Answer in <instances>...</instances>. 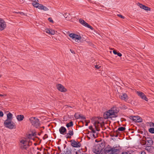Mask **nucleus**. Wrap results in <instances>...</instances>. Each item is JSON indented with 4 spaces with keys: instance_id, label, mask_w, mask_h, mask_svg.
I'll list each match as a JSON object with an SVG mask.
<instances>
[{
    "instance_id": "40",
    "label": "nucleus",
    "mask_w": 154,
    "mask_h": 154,
    "mask_svg": "<svg viewBox=\"0 0 154 154\" xmlns=\"http://www.w3.org/2000/svg\"><path fill=\"white\" fill-rule=\"evenodd\" d=\"M95 68L97 69H99L100 67H101V66H99L98 65H95Z\"/></svg>"
},
{
    "instance_id": "41",
    "label": "nucleus",
    "mask_w": 154,
    "mask_h": 154,
    "mask_svg": "<svg viewBox=\"0 0 154 154\" xmlns=\"http://www.w3.org/2000/svg\"><path fill=\"white\" fill-rule=\"evenodd\" d=\"M48 137V136L47 135V134H45L44 136V137H43V139L44 140L46 138H47Z\"/></svg>"
},
{
    "instance_id": "23",
    "label": "nucleus",
    "mask_w": 154,
    "mask_h": 154,
    "mask_svg": "<svg viewBox=\"0 0 154 154\" xmlns=\"http://www.w3.org/2000/svg\"><path fill=\"white\" fill-rule=\"evenodd\" d=\"M125 129V127H120L116 131V133H117L119 131H123Z\"/></svg>"
},
{
    "instance_id": "42",
    "label": "nucleus",
    "mask_w": 154,
    "mask_h": 154,
    "mask_svg": "<svg viewBox=\"0 0 154 154\" xmlns=\"http://www.w3.org/2000/svg\"><path fill=\"white\" fill-rule=\"evenodd\" d=\"M31 134L32 135V136L33 137L36 135V134L35 132H32V133Z\"/></svg>"
},
{
    "instance_id": "9",
    "label": "nucleus",
    "mask_w": 154,
    "mask_h": 154,
    "mask_svg": "<svg viewBox=\"0 0 154 154\" xmlns=\"http://www.w3.org/2000/svg\"><path fill=\"white\" fill-rule=\"evenodd\" d=\"M57 89L60 91L62 92H64L67 91V89L61 84H58L56 85Z\"/></svg>"
},
{
    "instance_id": "58",
    "label": "nucleus",
    "mask_w": 154,
    "mask_h": 154,
    "mask_svg": "<svg viewBox=\"0 0 154 154\" xmlns=\"http://www.w3.org/2000/svg\"><path fill=\"white\" fill-rule=\"evenodd\" d=\"M1 77V75H0V78Z\"/></svg>"
},
{
    "instance_id": "30",
    "label": "nucleus",
    "mask_w": 154,
    "mask_h": 154,
    "mask_svg": "<svg viewBox=\"0 0 154 154\" xmlns=\"http://www.w3.org/2000/svg\"><path fill=\"white\" fill-rule=\"evenodd\" d=\"M142 99L144 100H145L146 101H147L148 100V98L145 94H144L143 97H142Z\"/></svg>"
},
{
    "instance_id": "35",
    "label": "nucleus",
    "mask_w": 154,
    "mask_h": 154,
    "mask_svg": "<svg viewBox=\"0 0 154 154\" xmlns=\"http://www.w3.org/2000/svg\"><path fill=\"white\" fill-rule=\"evenodd\" d=\"M48 20L51 23H53L54 21L52 18L51 17H49L48 19Z\"/></svg>"
},
{
    "instance_id": "51",
    "label": "nucleus",
    "mask_w": 154,
    "mask_h": 154,
    "mask_svg": "<svg viewBox=\"0 0 154 154\" xmlns=\"http://www.w3.org/2000/svg\"><path fill=\"white\" fill-rule=\"evenodd\" d=\"M57 148L58 149V150H59L60 152H61V150L59 146H58Z\"/></svg>"
},
{
    "instance_id": "21",
    "label": "nucleus",
    "mask_w": 154,
    "mask_h": 154,
    "mask_svg": "<svg viewBox=\"0 0 154 154\" xmlns=\"http://www.w3.org/2000/svg\"><path fill=\"white\" fill-rule=\"evenodd\" d=\"M32 4L34 7L38 8V9L40 5H41V4H40L38 3L34 2L32 3Z\"/></svg>"
},
{
    "instance_id": "5",
    "label": "nucleus",
    "mask_w": 154,
    "mask_h": 154,
    "mask_svg": "<svg viewBox=\"0 0 154 154\" xmlns=\"http://www.w3.org/2000/svg\"><path fill=\"white\" fill-rule=\"evenodd\" d=\"M101 150L100 146L99 145H96L93 149V152L96 154H100Z\"/></svg>"
},
{
    "instance_id": "11",
    "label": "nucleus",
    "mask_w": 154,
    "mask_h": 154,
    "mask_svg": "<svg viewBox=\"0 0 154 154\" xmlns=\"http://www.w3.org/2000/svg\"><path fill=\"white\" fill-rule=\"evenodd\" d=\"M73 134L74 132L73 129H72V130H69L68 133H66L64 136L67 139H70L71 138V136Z\"/></svg>"
},
{
    "instance_id": "53",
    "label": "nucleus",
    "mask_w": 154,
    "mask_h": 154,
    "mask_svg": "<svg viewBox=\"0 0 154 154\" xmlns=\"http://www.w3.org/2000/svg\"><path fill=\"white\" fill-rule=\"evenodd\" d=\"M96 128V130L97 131H99L100 130V129H99L97 128V127H96V128Z\"/></svg>"
},
{
    "instance_id": "37",
    "label": "nucleus",
    "mask_w": 154,
    "mask_h": 154,
    "mask_svg": "<svg viewBox=\"0 0 154 154\" xmlns=\"http://www.w3.org/2000/svg\"><path fill=\"white\" fill-rule=\"evenodd\" d=\"M55 33V32L54 30L51 29L50 34L51 35H54Z\"/></svg>"
},
{
    "instance_id": "13",
    "label": "nucleus",
    "mask_w": 154,
    "mask_h": 154,
    "mask_svg": "<svg viewBox=\"0 0 154 154\" xmlns=\"http://www.w3.org/2000/svg\"><path fill=\"white\" fill-rule=\"evenodd\" d=\"M59 131L62 134L65 135L66 134V129L63 126H61L60 128Z\"/></svg>"
},
{
    "instance_id": "31",
    "label": "nucleus",
    "mask_w": 154,
    "mask_h": 154,
    "mask_svg": "<svg viewBox=\"0 0 154 154\" xmlns=\"http://www.w3.org/2000/svg\"><path fill=\"white\" fill-rule=\"evenodd\" d=\"M100 122L99 121H95L94 122V125L95 126V128H96L97 127L96 125L97 124H99Z\"/></svg>"
},
{
    "instance_id": "20",
    "label": "nucleus",
    "mask_w": 154,
    "mask_h": 154,
    "mask_svg": "<svg viewBox=\"0 0 154 154\" xmlns=\"http://www.w3.org/2000/svg\"><path fill=\"white\" fill-rule=\"evenodd\" d=\"M147 141L148 143H149V145H150V146L152 145L153 144V141L152 140L151 138L150 137H147Z\"/></svg>"
},
{
    "instance_id": "16",
    "label": "nucleus",
    "mask_w": 154,
    "mask_h": 154,
    "mask_svg": "<svg viewBox=\"0 0 154 154\" xmlns=\"http://www.w3.org/2000/svg\"><path fill=\"white\" fill-rule=\"evenodd\" d=\"M72 150L70 149L66 148L64 151V152L61 154H71Z\"/></svg>"
},
{
    "instance_id": "34",
    "label": "nucleus",
    "mask_w": 154,
    "mask_h": 154,
    "mask_svg": "<svg viewBox=\"0 0 154 154\" xmlns=\"http://www.w3.org/2000/svg\"><path fill=\"white\" fill-rule=\"evenodd\" d=\"M28 138H29V139H33V138H32V137H33V136H32V135L31 134H29L28 136Z\"/></svg>"
},
{
    "instance_id": "15",
    "label": "nucleus",
    "mask_w": 154,
    "mask_h": 154,
    "mask_svg": "<svg viewBox=\"0 0 154 154\" xmlns=\"http://www.w3.org/2000/svg\"><path fill=\"white\" fill-rule=\"evenodd\" d=\"M120 98L123 100H126L128 99V97L126 94H122L119 96Z\"/></svg>"
},
{
    "instance_id": "57",
    "label": "nucleus",
    "mask_w": 154,
    "mask_h": 154,
    "mask_svg": "<svg viewBox=\"0 0 154 154\" xmlns=\"http://www.w3.org/2000/svg\"><path fill=\"white\" fill-rule=\"evenodd\" d=\"M134 132V131H132V132H131V133H133Z\"/></svg>"
},
{
    "instance_id": "32",
    "label": "nucleus",
    "mask_w": 154,
    "mask_h": 154,
    "mask_svg": "<svg viewBox=\"0 0 154 154\" xmlns=\"http://www.w3.org/2000/svg\"><path fill=\"white\" fill-rule=\"evenodd\" d=\"M45 30V32L46 33L50 34L51 32V29H46Z\"/></svg>"
},
{
    "instance_id": "43",
    "label": "nucleus",
    "mask_w": 154,
    "mask_h": 154,
    "mask_svg": "<svg viewBox=\"0 0 154 154\" xmlns=\"http://www.w3.org/2000/svg\"><path fill=\"white\" fill-rule=\"evenodd\" d=\"M70 51H71V52L73 54H75V51H73V50H72V49H70Z\"/></svg>"
},
{
    "instance_id": "19",
    "label": "nucleus",
    "mask_w": 154,
    "mask_h": 154,
    "mask_svg": "<svg viewBox=\"0 0 154 154\" xmlns=\"http://www.w3.org/2000/svg\"><path fill=\"white\" fill-rule=\"evenodd\" d=\"M104 153L106 154H111L112 148H106L104 149Z\"/></svg>"
},
{
    "instance_id": "46",
    "label": "nucleus",
    "mask_w": 154,
    "mask_h": 154,
    "mask_svg": "<svg viewBox=\"0 0 154 154\" xmlns=\"http://www.w3.org/2000/svg\"><path fill=\"white\" fill-rule=\"evenodd\" d=\"M117 55H118V56L120 57L122 56V54L120 53L119 52H118Z\"/></svg>"
},
{
    "instance_id": "52",
    "label": "nucleus",
    "mask_w": 154,
    "mask_h": 154,
    "mask_svg": "<svg viewBox=\"0 0 154 154\" xmlns=\"http://www.w3.org/2000/svg\"><path fill=\"white\" fill-rule=\"evenodd\" d=\"M80 118H81L82 119H85V118L84 116H81Z\"/></svg>"
},
{
    "instance_id": "7",
    "label": "nucleus",
    "mask_w": 154,
    "mask_h": 154,
    "mask_svg": "<svg viewBox=\"0 0 154 154\" xmlns=\"http://www.w3.org/2000/svg\"><path fill=\"white\" fill-rule=\"evenodd\" d=\"M79 22L84 26L86 27L91 30H93V28L88 23L85 22L84 20L82 19H80L79 20Z\"/></svg>"
},
{
    "instance_id": "24",
    "label": "nucleus",
    "mask_w": 154,
    "mask_h": 154,
    "mask_svg": "<svg viewBox=\"0 0 154 154\" xmlns=\"http://www.w3.org/2000/svg\"><path fill=\"white\" fill-rule=\"evenodd\" d=\"M137 94L138 96L140 97L141 98L144 95V94L143 92L140 91H137Z\"/></svg>"
},
{
    "instance_id": "55",
    "label": "nucleus",
    "mask_w": 154,
    "mask_h": 154,
    "mask_svg": "<svg viewBox=\"0 0 154 154\" xmlns=\"http://www.w3.org/2000/svg\"><path fill=\"white\" fill-rule=\"evenodd\" d=\"M89 123V122H86V123L85 124V125L87 126L88 125V124Z\"/></svg>"
},
{
    "instance_id": "44",
    "label": "nucleus",
    "mask_w": 154,
    "mask_h": 154,
    "mask_svg": "<svg viewBox=\"0 0 154 154\" xmlns=\"http://www.w3.org/2000/svg\"><path fill=\"white\" fill-rule=\"evenodd\" d=\"M93 137H94V138H96L97 137V134L95 136V134H92Z\"/></svg>"
},
{
    "instance_id": "33",
    "label": "nucleus",
    "mask_w": 154,
    "mask_h": 154,
    "mask_svg": "<svg viewBox=\"0 0 154 154\" xmlns=\"http://www.w3.org/2000/svg\"><path fill=\"white\" fill-rule=\"evenodd\" d=\"M110 135V136L112 137H117L118 136V135L117 134H116V133L115 134H111Z\"/></svg>"
},
{
    "instance_id": "1",
    "label": "nucleus",
    "mask_w": 154,
    "mask_h": 154,
    "mask_svg": "<svg viewBox=\"0 0 154 154\" xmlns=\"http://www.w3.org/2000/svg\"><path fill=\"white\" fill-rule=\"evenodd\" d=\"M118 111L116 109V107H112L110 109L105 112L103 116L105 119H112L117 117V113Z\"/></svg>"
},
{
    "instance_id": "17",
    "label": "nucleus",
    "mask_w": 154,
    "mask_h": 154,
    "mask_svg": "<svg viewBox=\"0 0 154 154\" xmlns=\"http://www.w3.org/2000/svg\"><path fill=\"white\" fill-rule=\"evenodd\" d=\"M24 118V116L22 115H18L16 117L17 119L19 121H21L23 120Z\"/></svg>"
},
{
    "instance_id": "25",
    "label": "nucleus",
    "mask_w": 154,
    "mask_h": 154,
    "mask_svg": "<svg viewBox=\"0 0 154 154\" xmlns=\"http://www.w3.org/2000/svg\"><path fill=\"white\" fill-rule=\"evenodd\" d=\"M69 36L72 39H74L75 36H77V34L74 33H71L69 35Z\"/></svg>"
},
{
    "instance_id": "6",
    "label": "nucleus",
    "mask_w": 154,
    "mask_h": 154,
    "mask_svg": "<svg viewBox=\"0 0 154 154\" xmlns=\"http://www.w3.org/2000/svg\"><path fill=\"white\" fill-rule=\"evenodd\" d=\"M69 142L71 143V145L73 147L78 148L81 146V143L78 141H76L75 140H72Z\"/></svg>"
},
{
    "instance_id": "12",
    "label": "nucleus",
    "mask_w": 154,
    "mask_h": 154,
    "mask_svg": "<svg viewBox=\"0 0 154 154\" xmlns=\"http://www.w3.org/2000/svg\"><path fill=\"white\" fill-rule=\"evenodd\" d=\"M137 5L138 6H139L140 8H141L145 11H150V10L151 9L150 8H149L148 7L146 6L145 5H143L141 4H140L139 2H138L137 4Z\"/></svg>"
},
{
    "instance_id": "49",
    "label": "nucleus",
    "mask_w": 154,
    "mask_h": 154,
    "mask_svg": "<svg viewBox=\"0 0 154 154\" xmlns=\"http://www.w3.org/2000/svg\"><path fill=\"white\" fill-rule=\"evenodd\" d=\"M89 128L91 130L93 129V127L92 126H90L89 127Z\"/></svg>"
},
{
    "instance_id": "14",
    "label": "nucleus",
    "mask_w": 154,
    "mask_h": 154,
    "mask_svg": "<svg viewBox=\"0 0 154 154\" xmlns=\"http://www.w3.org/2000/svg\"><path fill=\"white\" fill-rule=\"evenodd\" d=\"M74 39L75 40V41L76 42H78V41L79 40V42H83L84 41H85V40H84L82 39L80 36L79 35H77V36H75Z\"/></svg>"
},
{
    "instance_id": "39",
    "label": "nucleus",
    "mask_w": 154,
    "mask_h": 154,
    "mask_svg": "<svg viewBox=\"0 0 154 154\" xmlns=\"http://www.w3.org/2000/svg\"><path fill=\"white\" fill-rule=\"evenodd\" d=\"M3 116V113L2 111H0V117H2Z\"/></svg>"
},
{
    "instance_id": "45",
    "label": "nucleus",
    "mask_w": 154,
    "mask_h": 154,
    "mask_svg": "<svg viewBox=\"0 0 154 154\" xmlns=\"http://www.w3.org/2000/svg\"><path fill=\"white\" fill-rule=\"evenodd\" d=\"M91 131L92 132H91L90 133H93L94 134H95V133H96V131L95 130H94L93 129L91 130Z\"/></svg>"
},
{
    "instance_id": "36",
    "label": "nucleus",
    "mask_w": 154,
    "mask_h": 154,
    "mask_svg": "<svg viewBox=\"0 0 154 154\" xmlns=\"http://www.w3.org/2000/svg\"><path fill=\"white\" fill-rule=\"evenodd\" d=\"M151 148V146H147L146 147V149L147 150H149Z\"/></svg>"
},
{
    "instance_id": "28",
    "label": "nucleus",
    "mask_w": 154,
    "mask_h": 154,
    "mask_svg": "<svg viewBox=\"0 0 154 154\" xmlns=\"http://www.w3.org/2000/svg\"><path fill=\"white\" fill-rule=\"evenodd\" d=\"M118 151V150L117 149H115V148H112V152H111V154H113V153H116V152Z\"/></svg>"
},
{
    "instance_id": "59",
    "label": "nucleus",
    "mask_w": 154,
    "mask_h": 154,
    "mask_svg": "<svg viewBox=\"0 0 154 154\" xmlns=\"http://www.w3.org/2000/svg\"><path fill=\"white\" fill-rule=\"evenodd\" d=\"M153 139H154V137H153Z\"/></svg>"
},
{
    "instance_id": "22",
    "label": "nucleus",
    "mask_w": 154,
    "mask_h": 154,
    "mask_svg": "<svg viewBox=\"0 0 154 154\" xmlns=\"http://www.w3.org/2000/svg\"><path fill=\"white\" fill-rule=\"evenodd\" d=\"M73 125V122L72 121H71L69 123H67L66 125V126L67 128L72 127Z\"/></svg>"
},
{
    "instance_id": "4",
    "label": "nucleus",
    "mask_w": 154,
    "mask_h": 154,
    "mask_svg": "<svg viewBox=\"0 0 154 154\" xmlns=\"http://www.w3.org/2000/svg\"><path fill=\"white\" fill-rule=\"evenodd\" d=\"M20 148L22 149H27L29 147V145L26 140H21L20 141Z\"/></svg>"
},
{
    "instance_id": "26",
    "label": "nucleus",
    "mask_w": 154,
    "mask_h": 154,
    "mask_svg": "<svg viewBox=\"0 0 154 154\" xmlns=\"http://www.w3.org/2000/svg\"><path fill=\"white\" fill-rule=\"evenodd\" d=\"M149 131L151 134H154V128H150L149 129Z\"/></svg>"
},
{
    "instance_id": "8",
    "label": "nucleus",
    "mask_w": 154,
    "mask_h": 154,
    "mask_svg": "<svg viewBox=\"0 0 154 154\" xmlns=\"http://www.w3.org/2000/svg\"><path fill=\"white\" fill-rule=\"evenodd\" d=\"M130 119L135 122H142V119L139 116H131Z\"/></svg>"
},
{
    "instance_id": "47",
    "label": "nucleus",
    "mask_w": 154,
    "mask_h": 154,
    "mask_svg": "<svg viewBox=\"0 0 154 154\" xmlns=\"http://www.w3.org/2000/svg\"><path fill=\"white\" fill-rule=\"evenodd\" d=\"M82 152H83L82 153L81 152V151H80V154H88L87 153L85 152H83L82 151Z\"/></svg>"
},
{
    "instance_id": "48",
    "label": "nucleus",
    "mask_w": 154,
    "mask_h": 154,
    "mask_svg": "<svg viewBox=\"0 0 154 154\" xmlns=\"http://www.w3.org/2000/svg\"><path fill=\"white\" fill-rule=\"evenodd\" d=\"M113 53L115 54H117L118 52L115 50H114L113 51Z\"/></svg>"
},
{
    "instance_id": "38",
    "label": "nucleus",
    "mask_w": 154,
    "mask_h": 154,
    "mask_svg": "<svg viewBox=\"0 0 154 154\" xmlns=\"http://www.w3.org/2000/svg\"><path fill=\"white\" fill-rule=\"evenodd\" d=\"M117 16L118 17H121V18H122V19H124L125 18V17L124 16H123L121 14H118Z\"/></svg>"
},
{
    "instance_id": "3",
    "label": "nucleus",
    "mask_w": 154,
    "mask_h": 154,
    "mask_svg": "<svg viewBox=\"0 0 154 154\" xmlns=\"http://www.w3.org/2000/svg\"><path fill=\"white\" fill-rule=\"evenodd\" d=\"M29 120L32 125L36 128H38L41 125L39 119L36 117H31Z\"/></svg>"
},
{
    "instance_id": "2",
    "label": "nucleus",
    "mask_w": 154,
    "mask_h": 154,
    "mask_svg": "<svg viewBox=\"0 0 154 154\" xmlns=\"http://www.w3.org/2000/svg\"><path fill=\"white\" fill-rule=\"evenodd\" d=\"M7 119L5 121L4 125L5 127L10 129H13L15 126L14 123L12 121L13 119V115L9 112L7 115Z\"/></svg>"
},
{
    "instance_id": "56",
    "label": "nucleus",
    "mask_w": 154,
    "mask_h": 154,
    "mask_svg": "<svg viewBox=\"0 0 154 154\" xmlns=\"http://www.w3.org/2000/svg\"><path fill=\"white\" fill-rule=\"evenodd\" d=\"M5 87V88H7V87Z\"/></svg>"
},
{
    "instance_id": "18",
    "label": "nucleus",
    "mask_w": 154,
    "mask_h": 154,
    "mask_svg": "<svg viewBox=\"0 0 154 154\" xmlns=\"http://www.w3.org/2000/svg\"><path fill=\"white\" fill-rule=\"evenodd\" d=\"M39 9L42 10H43L45 11H48L49 10L46 7L42 5L41 4Z\"/></svg>"
},
{
    "instance_id": "29",
    "label": "nucleus",
    "mask_w": 154,
    "mask_h": 154,
    "mask_svg": "<svg viewBox=\"0 0 154 154\" xmlns=\"http://www.w3.org/2000/svg\"><path fill=\"white\" fill-rule=\"evenodd\" d=\"M147 124H148L150 127H154V122H147Z\"/></svg>"
},
{
    "instance_id": "50",
    "label": "nucleus",
    "mask_w": 154,
    "mask_h": 154,
    "mask_svg": "<svg viewBox=\"0 0 154 154\" xmlns=\"http://www.w3.org/2000/svg\"><path fill=\"white\" fill-rule=\"evenodd\" d=\"M38 0H35V1L33 2L34 3H38Z\"/></svg>"
},
{
    "instance_id": "10",
    "label": "nucleus",
    "mask_w": 154,
    "mask_h": 154,
    "mask_svg": "<svg viewBox=\"0 0 154 154\" xmlns=\"http://www.w3.org/2000/svg\"><path fill=\"white\" fill-rule=\"evenodd\" d=\"M6 27L5 22L1 18H0V30L2 31L4 30Z\"/></svg>"
},
{
    "instance_id": "27",
    "label": "nucleus",
    "mask_w": 154,
    "mask_h": 154,
    "mask_svg": "<svg viewBox=\"0 0 154 154\" xmlns=\"http://www.w3.org/2000/svg\"><path fill=\"white\" fill-rule=\"evenodd\" d=\"M75 117L76 119H78L80 118L81 117V116L80 114H78L77 113H75Z\"/></svg>"
},
{
    "instance_id": "54",
    "label": "nucleus",
    "mask_w": 154,
    "mask_h": 154,
    "mask_svg": "<svg viewBox=\"0 0 154 154\" xmlns=\"http://www.w3.org/2000/svg\"><path fill=\"white\" fill-rule=\"evenodd\" d=\"M4 96H5V95H3L0 94V97H4Z\"/></svg>"
}]
</instances>
